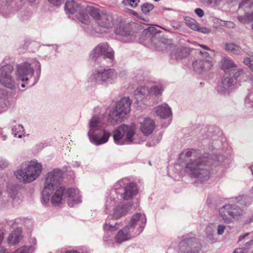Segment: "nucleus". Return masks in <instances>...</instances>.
Listing matches in <instances>:
<instances>
[{
	"label": "nucleus",
	"mask_w": 253,
	"mask_h": 253,
	"mask_svg": "<svg viewBox=\"0 0 253 253\" xmlns=\"http://www.w3.org/2000/svg\"><path fill=\"white\" fill-rule=\"evenodd\" d=\"M146 222V218L144 214L140 213L134 214L128 224L117 234L116 241L121 243L139 235L143 231Z\"/></svg>",
	"instance_id": "1"
},
{
	"label": "nucleus",
	"mask_w": 253,
	"mask_h": 253,
	"mask_svg": "<svg viewBox=\"0 0 253 253\" xmlns=\"http://www.w3.org/2000/svg\"><path fill=\"white\" fill-rule=\"evenodd\" d=\"M42 166L36 160L23 163L21 168L15 172L16 178L24 182H31L36 180L42 171Z\"/></svg>",
	"instance_id": "2"
},
{
	"label": "nucleus",
	"mask_w": 253,
	"mask_h": 253,
	"mask_svg": "<svg viewBox=\"0 0 253 253\" xmlns=\"http://www.w3.org/2000/svg\"><path fill=\"white\" fill-rule=\"evenodd\" d=\"M62 176V171L59 169H54L47 173L42 193V198L45 203L48 202L50 195L55 188L58 187Z\"/></svg>",
	"instance_id": "3"
},
{
	"label": "nucleus",
	"mask_w": 253,
	"mask_h": 253,
	"mask_svg": "<svg viewBox=\"0 0 253 253\" xmlns=\"http://www.w3.org/2000/svg\"><path fill=\"white\" fill-rule=\"evenodd\" d=\"M185 171L201 181L207 180L210 178L209 167L200 158L188 163Z\"/></svg>",
	"instance_id": "4"
},
{
	"label": "nucleus",
	"mask_w": 253,
	"mask_h": 253,
	"mask_svg": "<svg viewBox=\"0 0 253 253\" xmlns=\"http://www.w3.org/2000/svg\"><path fill=\"white\" fill-rule=\"evenodd\" d=\"M65 9L67 12L72 14L78 12V18L83 24H87L89 22L88 15L84 13V7L74 0H68L65 5Z\"/></svg>",
	"instance_id": "5"
},
{
	"label": "nucleus",
	"mask_w": 253,
	"mask_h": 253,
	"mask_svg": "<svg viewBox=\"0 0 253 253\" xmlns=\"http://www.w3.org/2000/svg\"><path fill=\"white\" fill-rule=\"evenodd\" d=\"M202 57L193 63V67L196 72H202L210 70L213 66L212 59L209 53L200 51Z\"/></svg>",
	"instance_id": "6"
},
{
	"label": "nucleus",
	"mask_w": 253,
	"mask_h": 253,
	"mask_svg": "<svg viewBox=\"0 0 253 253\" xmlns=\"http://www.w3.org/2000/svg\"><path fill=\"white\" fill-rule=\"evenodd\" d=\"M13 71V67L10 65L4 66L0 69V84L10 89L15 87V82L11 76Z\"/></svg>",
	"instance_id": "7"
},
{
	"label": "nucleus",
	"mask_w": 253,
	"mask_h": 253,
	"mask_svg": "<svg viewBox=\"0 0 253 253\" xmlns=\"http://www.w3.org/2000/svg\"><path fill=\"white\" fill-rule=\"evenodd\" d=\"M219 213L222 219L225 223H229L232 219L240 215V210L235 205H226L219 210Z\"/></svg>",
	"instance_id": "8"
},
{
	"label": "nucleus",
	"mask_w": 253,
	"mask_h": 253,
	"mask_svg": "<svg viewBox=\"0 0 253 253\" xmlns=\"http://www.w3.org/2000/svg\"><path fill=\"white\" fill-rule=\"evenodd\" d=\"M34 73V70L31 67V64L25 62L17 66L16 77L17 80L22 82L27 81L29 78L32 77Z\"/></svg>",
	"instance_id": "9"
},
{
	"label": "nucleus",
	"mask_w": 253,
	"mask_h": 253,
	"mask_svg": "<svg viewBox=\"0 0 253 253\" xmlns=\"http://www.w3.org/2000/svg\"><path fill=\"white\" fill-rule=\"evenodd\" d=\"M92 78L96 81L112 83V81L117 78V74L115 71L112 69L104 71L97 70L93 73Z\"/></svg>",
	"instance_id": "10"
},
{
	"label": "nucleus",
	"mask_w": 253,
	"mask_h": 253,
	"mask_svg": "<svg viewBox=\"0 0 253 253\" xmlns=\"http://www.w3.org/2000/svg\"><path fill=\"white\" fill-rule=\"evenodd\" d=\"M131 101L128 97H124L118 102L116 106V116L123 119L130 111Z\"/></svg>",
	"instance_id": "11"
},
{
	"label": "nucleus",
	"mask_w": 253,
	"mask_h": 253,
	"mask_svg": "<svg viewBox=\"0 0 253 253\" xmlns=\"http://www.w3.org/2000/svg\"><path fill=\"white\" fill-rule=\"evenodd\" d=\"M109 46L107 43H101L98 45L92 51L91 56L92 58H96L100 55H103L104 58L107 57L110 59L114 58V52L108 51Z\"/></svg>",
	"instance_id": "12"
},
{
	"label": "nucleus",
	"mask_w": 253,
	"mask_h": 253,
	"mask_svg": "<svg viewBox=\"0 0 253 253\" xmlns=\"http://www.w3.org/2000/svg\"><path fill=\"white\" fill-rule=\"evenodd\" d=\"M64 198L67 199L69 206L73 207L81 202L80 191L74 188L67 189L64 192Z\"/></svg>",
	"instance_id": "13"
},
{
	"label": "nucleus",
	"mask_w": 253,
	"mask_h": 253,
	"mask_svg": "<svg viewBox=\"0 0 253 253\" xmlns=\"http://www.w3.org/2000/svg\"><path fill=\"white\" fill-rule=\"evenodd\" d=\"M90 139L96 145L106 143L111 135V133L107 130H103L99 133H93V131L90 134H88Z\"/></svg>",
	"instance_id": "14"
},
{
	"label": "nucleus",
	"mask_w": 253,
	"mask_h": 253,
	"mask_svg": "<svg viewBox=\"0 0 253 253\" xmlns=\"http://www.w3.org/2000/svg\"><path fill=\"white\" fill-rule=\"evenodd\" d=\"M140 129L145 135H148L152 133L155 127L154 121L149 118H146L140 123Z\"/></svg>",
	"instance_id": "15"
},
{
	"label": "nucleus",
	"mask_w": 253,
	"mask_h": 253,
	"mask_svg": "<svg viewBox=\"0 0 253 253\" xmlns=\"http://www.w3.org/2000/svg\"><path fill=\"white\" fill-rule=\"evenodd\" d=\"M96 22L102 27L109 28L113 25V18L111 15L106 11H102V15Z\"/></svg>",
	"instance_id": "16"
},
{
	"label": "nucleus",
	"mask_w": 253,
	"mask_h": 253,
	"mask_svg": "<svg viewBox=\"0 0 253 253\" xmlns=\"http://www.w3.org/2000/svg\"><path fill=\"white\" fill-rule=\"evenodd\" d=\"M126 127V125L123 124L119 126L113 133V139L115 143L118 145H122L124 144L123 136L125 135V129Z\"/></svg>",
	"instance_id": "17"
},
{
	"label": "nucleus",
	"mask_w": 253,
	"mask_h": 253,
	"mask_svg": "<svg viewBox=\"0 0 253 253\" xmlns=\"http://www.w3.org/2000/svg\"><path fill=\"white\" fill-rule=\"evenodd\" d=\"M65 188L63 186L58 187L51 198V202L54 205H58L61 203L63 198H64Z\"/></svg>",
	"instance_id": "18"
},
{
	"label": "nucleus",
	"mask_w": 253,
	"mask_h": 253,
	"mask_svg": "<svg viewBox=\"0 0 253 253\" xmlns=\"http://www.w3.org/2000/svg\"><path fill=\"white\" fill-rule=\"evenodd\" d=\"M137 193V187L134 183H130L125 188V192L122 197L125 200H129Z\"/></svg>",
	"instance_id": "19"
},
{
	"label": "nucleus",
	"mask_w": 253,
	"mask_h": 253,
	"mask_svg": "<svg viewBox=\"0 0 253 253\" xmlns=\"http://www.w3.org/2000/svg\"><path fill=\"white\" fill-rule=\"evenodd\" d=\"M156 112L158 116L162 118H168L171 114L170 108L166 104L157 107Z\"/></svg>",
	"instance_id": "20"
},
{
	"label": "nucleus",
	"mask_w": 253,
	"mask_h": 253,
	"mask_svg": "<svg viewBox=\"0 0 253 253\" xmlns=\"http://www.w3.org/2000/svg\"><path fill=\"white\" fill-rule=\"evenodd\" d=\"M22 230L20 228L15 230L8 238V243L11 245L17 244L22 239Z\"/></svg>",
	"instance_id": "21"
},
{
	"label": "nucleus",
	"mask_w": 253,
	"mask_h": 253,
	"mask_svg": "<svg viewBox=\"0 0 253 253\" xmlns=\"http://www.w3.org/2000/svg\"><path fill=\"white\" fill-rule=\"evenodd\" d=\"M84 13H86L87 15L89 14L96 22L102 15V12H100L98 9L91 6H87L84 8Z\"/></svg>",
	"instance_id": "22"
},
{
	"label": "nucleus",
	"mask_w": 253,
	"mask_h": 253,
	"mask_svg": "<svg viewBox=\"0 0 253 253\" xmlns=\"http://www.w3.org/2000/svg\"><path fill=\"white\" fill-rule=\"evenodd\" d=\"M125 134L126 133V140L131 142H132V137L134 135L136 127L134 124H131L130 126L126 125V127L124 128Z\"/></svg>",
	"instance_id": "23"
},
{
	"label": "nucleus",
	"mask_w": 253,
	"mask_h": 253,
	"mask_svg": "<svg viewBox=\"0 0 253 253\" xmlns=\"http://www.w3.org/2000/svg\"><path fill=\"white\" fill-rule=\"evenodd\" d=\"M191 242V240L189 239L180 242L179 245L180 253H194L189 245Z\"/></svg>",
	"instance_id": "24"
},
{
	"label": "nucleus",
	"mask_w": 253,
	"mask_h": 253,
	"mask_svg": "<svg viewBox=\"0 0 253 253\" xmlns=\"http://www.w3.org/2000/svg\"><path fill=\"white\" fill-rule=\"evenodd\" d=\"M225 49L235 54H239L240 53L239 46L233 43H226Z\"/></svg>",
	"instance_id": "25"
},
{
	"label": "nucleus",
	"mask_w": 253,
	"mask_h": 253,
	"mask_svg": "<svg viewBox=\"0 0 253 253\" xmlns=\"http://www.w3.org/2000/svg\"><path fill=\"white\" fill-rule=\"evenodd\" d=\"M222 68L224 70L228 69L231 68L235 67L236 65L233 61L226 57L222 58L221 61Z\"/></svg>",
	"instance_id": "26"
},
{
	"label": "nucleus",
	"mask_w": 253,
	"mask_h": 253,
	"mask_svg": "<svg viewBox=\"0 0 253 253\" xmlns=\"http://www.w3.org/2000/svg\"><path fill=\"white\" fill-rule=\"evenodd\" d=\"M184 20L186 25L191 29L195 31L198 29V23L195 20L189 17H185Z\"/></svg>",
	"instance_id": "27"
},
{
	"label": "nucleus",
	"mask_w": 253,
	"mask_h": 253,
	"mask_svg": "<svg viewBox=\"0 0 253 253\" xmlns=\"http://www.w3.org/2000/svg\"><path fill=\"white\" fill-rule=\"evenodd\" d=\"M98 124L99 121L96 118L93 117L91 119L89 124L90 129L88 132V134L92 133L93 130L97 129L98 128Z\"/></svg>",
	"instance_id": "28"
},
{
	"label": "nucleus",
	"mask_w": 253,
	"mask_h": 253,
	"mask_svg": "<svg viewBox=\"0 0 253 253\" xmlns=\"http://www.w3.org/2000/svg\"><path fill=\"white\" fill-rule=\"evenodd\" d=\"M163 91V88L161 86L154 85L151 87L149 91L150 94L157 95L161 94Z\"/></svg>",
	"instance_id": "29"
},
{
	"label": "nucleus",
	"mask_w": 253,
	"mask_h": 253,
	"mask_svg": "<svg viewBox=\"0 0 253 253\" xmlns=\"http://www.w3.org/2000/svg\"><path fill=\"white\" fill-rule=\"evenodd\" d=\"M238 20L243 23H246L253 20V12L252 13L246 14L244 17L242 16H238Z\"/></svg>",
	"instance_id": "30"
},
{
	"label": "nucleus",
	"mask_w": 253,
	"mask_h": 253,
	"mask_svg": "<svg viewBox=\"0 0 253 253\" xmlns=\"http://www.w3.org/2000/svg\"><path fill=\"white\" fill-rule=\"evenodd\" d=\"M223 86L224 88L229 87L236 83L235 80L231 78L224 77L222 81Z\"/></svg>",
	"instance_id": "31"
},
{
	"label": "nucleus",
	"mask_w": 253,
	"mask_h": 253,
	"mask_svg": "<svg viewBox=\"0 0 253 253\" xmlns=\"http://www.w3.org/2000/svg\"><path fill=\"white\" fill-rule=\"evenodd\" d=\"M154 7L153 4L149 3H145L141 6V9L143 13L147 14L152 10Z\"/></svg>",
	"instance_id": "32"
},
{
	"label": "nucleus",
	"mask_w": 253,
	"mask_h": 253,
	"mask_svg": "<svg viewBox=\"0 0 253 253\" xmlns=\"http://www.w3.org/2000/svg\"><path fill=\"white\" fill-rule=\"evenodd\" d=\"M196 153V151L194 149L186 150L182 152L180 155V157H186L187 158L191 157L193 154Z\"/></svg>",
	"instance_id": "33"
},
{
	"label": "nucleus",
	"mask_w": 253,
	"mask_h": 253,
	"mask_svg": "<svg viewBox=\"0 0 253 253\" xmlns=\"http://www.w3.org/2000/svg\"><path fill=\"white\" fill-rule=\"evenodd\" d=\"M148 91V89L145 87H140L137 88L135 90V95L138 96L140 95H144Z\"/></svg>",
	"instance_id": "34"
},
{
	"label": "nucleus",
	"mask_w": 253,
	"mask_h": 253,
	"mask_svg": "<svg viewBox=\"0 0 253 253\" xmlns=\"http://www.w3.org/2000/svg\"><path fill=\"white\" fill-rule=\"evenodd\" d=\"M126 213V211L123 212V208L117 209L116 210L114 211V216L118 219L120 218L121 216L125 215Z\"/></svg>",
	"instance_id": "35"
},
{
	"label": "nucleus",
	"mask_w": 253,
	"mask_h": 253,
	"mask_svg": "<svg viewBox=\"0 0 253 253\" xmlns=\"http://www.w3.org/2000/svg\"><path fill=\"white\" fill-rule=\"evenodd\" d=\"M126 4H128L132 7H135L137 6L139 2V0H124Z\"/></svg>",
	"instance_id": "36"
},
{
	"label": "nucleus",
	"mask_w": 253,
	"mask_h": 253,
	"mask_svg": "<svg viewBox=\"0 0 253 253\" xmlns=\"http://www.w3.org/2000/svg\"><path fill=\"white\" fill-rule=\"evenodd\" d=\"M225 226L223 225H219L217 227V234L218 235H222L224 231Z\"/></svg>",
	"instance_id": "37"
},
{
	"label": "nucleus",
	"mask_w": 253,
	"mask_h": 253,
	"mask_svg": "<svg viewBox=\"0 0 253 253\" xmlns=\"http://www.w3.org/2000/svg\"><path fill=\"white\" fill-rule=\"evenodd\" d=\"M195 31H197L198 32H200L203 33L207 34L209 33L210 32V30L207 28H200L199 26H198V29H196Z\"/></svg>",
	"instance_id": "38"
},
{
	"label": "nucleus",
	"mask_w": 253,
	"mask_h": 253,
	"mask_svg": "<svg viewBox=\"0 0 253 253\" xmlns=\"http://www.w3.org/2000/svg\"><path fill=\"white\" fill-rule=\"evenodd\" d=\"M48 1L52 4L58 6L60 5L64 0H48Z\"/></svg>",
	"instance_id": "39"
},
{
	"label": "nucleus",
	"mask_w": 253,
	"mask_h": 253,
	"mask_svg": "<svg viewBox=\"0 0 253 253\" xmlns=\"http://www.w3.org/2000/svg\"><path fill=\"white\" fill-rule=\"evenodd\" d=\"M232 253H247L246 249L243 248H236Z\"/></svg>",
	"instance_id": "40"
},
{
	"label": "nucleus",
	"mask_w": 253,
	"mask_h": 253,
	"mask_svg": "<svg viewBox=\"0 0 253 253\" xmlns=\"http://www.w3.org/2000/svg\"><path fill=\"white\" fill-rule=\"evenodd\" d=\"M195 12L200 17H203L204 15V12L203 10L199 8L196 9L195 10Z\"/></svg>",
	"instance_id": "41"
},
{
	"label": "nucleus",
	"mask_w": 253,
	"mask_h": 253,
	"mask_svg": "<svg viewBox=\"0 0 253 253\" xmlns=\"http://www.w3.org/2000/svg\"><path fill=\"white\" fill-rule=\"evenodd\" d=\"M224 25L228 28H233L235 27V24L231 21H223Z\"/></svg>",
	"instance_id": "42"
},
{
	"label": "nucleus",
	"mask_w": 253,
	"mask_h": 253,
	"mask_svg": "<svg viewBox=\"0 0 253 253\" xmlns=\"http://www.w3.org/2000/svg\"><path fill=\"white\" fill-rule=\"evenodd\" d=\"M253 245V239L248 242H247L245 244V249H246V251L248 252V250L250 249L251 247Z\"/></svg>",
	"instance_id": "43"
},
{
	"label": "nucleus",
	"mask_w": 253,
	"mask_h": 253,
	"mask_svg": "<svg viewBox=\"0 0 253 253\" xmlns=\"http://www.w3.org/2000/svg\"><path fill=\"white\" fill-rule=\"evenodd\" d=\"M244 75L243 70L242 69L240 70L238 72H236L234 74V78L235 81L237 80V78L241 75Z\"/></svg>",
	"instance_id": "44"
},
{
	"label": "nucleus",
	"mask_w": 253,
	"mask_h": 253,
	"mask_svg": "<svg viewBox=\"0 0 253 253\" xmlns=\"http://www.w3.org/2000/svg\"><path fill=\"white\" fill-rule=\"evenodd\" d=\"M7 163L5 161H0V168L3 169L7 167Z\"/></svg>",
	"instance_id": "45"
},
{
	"label": "nucleus",
	"mask_w": 253,
	"mask_h": 253,
	"mask_svg": "<svg viewBox=\"0 0 253 253\" xmlns=\"http://www.w3.org/2000/svg\"><path fill=\"white\" fill-rule=\"evenodd\" d=\"M249 235V233H246L243 235L240 236L238 239V242H241L244 239H245L246 237H247Z\"/></svg>",
	"instance_id": "46"
},
{
	"label": "nucleus",
	"mask_w": 253,
	"mask_h": 253,
	"mask_svg": "<svg viewBox=\"0 0 253 253\" xmlns=\"http://www.w3.org/2000/svg\"><path fill=\"white\" fill-rule=\"evenodd\" d=\"M214 0H202V2L206 4H211L212 2H214Z\"/></svg>",
	"instance_id": "47"
},
{
	"label": "nucleus",
	"mask_w": 253,
	"mask_h": 253,
	"mask_svg": "<svg viewBox=\"0 0 253 253\" xmlns=\"http://www.w3.org/2000/svg\"><path fill=\"white\" fill-rule=\"evenodd\" d=\"M251 60L249 58H245L244 60V63L246 64V65H249V66L251 64Z\"/></svg>",
	"instance_id": "48"
},
{
	"label": "nucleus",
	"mask_w": 253,
	"mask_h": 253,
	"mask_svg": "<svg viewBox=\"0 0 253 253\" xmlns=\"http://www.w3.org/2000/svg\"><path fill=\"white\" fill-rule=\"evenodd\" d=\"M201 47H203L204 49H206V50H210V49L209 48V47H208L207 46L205 45H203V44H200L199 45Z\"/></svg>",
	"instance_id": "49"
},
{
	"label": "nucleus",
	"mask_w": 253,
	"mask_h": 253,
	"mask_svg": "<svg viewBox=\"0 0 253 253\" xmlns=\"http://www.w3.org/2000/svg\"><path fill=\"white\" fill-rule=\"evenodd\" d=\"M222 0H214V3L215 4H218V3H219Z\"/></svg>",
	"instance_id": "50"
},
{
	"label": "nucleus",
	"mask_w": 253,
	"mask_h": 253,
	"mask_svg": "<svg viewBox=\"0 0 253 253\" xmlns=\"http://www.w3.org/2000/svg\"><path fill=\"white\" fill-rule=\"evenodd\" d=\"M65 253H79L76 251H70L66 252Z\"/></svg>",
	"instance_id": "51"
},
{
	"label": "nucleus",
	"mask_w": 253,
	"mask_h": 253,
	"mask_svg": "<svg viewBox=\"0 0 253 253\" xmlns=\"http://www.w3.org/2000/svg\"><path fill=\"white\" fill-rule=\"evenodd\" d=\"M249 67L251 69V70L253 72V64H251L250 65H249Z\"/></svg>",
	"instance_id": "52"
},
{
	"label": "nucleus",
	"mask_w": 253,
	"mask_h": 253,
	"mask_svg": "<svg viewBox=\"0 0 253 253\" xmlns=\"http://www.w3.org/2000/svg\"><path fill=\"white\" fill-rule=\"evenodd\" d=\"M131 12L134 15H136L137 14V13L136 12L132 10H131Z\"/></svg>",
	"instance_id": "53"
},
{
	"label": "nucleus",
	"mask_w": 253,
	"mask_h": 253,
	"mask_svg": "<svg viewBox=\"0 0 253 253\" xmlns=\"http://www.w3.org/2000/svg\"><path fill=\"white\" fill-rule=\"evenodd\" d=\"M250 169L253 174V165H252L250 167Z\"/></svg>",
	"instance_id": "54"
},
{
	"label": "nucleus",
	"mask_w": 253,
	"mask_h": 253,
	"mask_svg": "<svg viewBox=\"0 0 253 253\" xmlns=\"http://www.w3.org/2000/svg\"><path fill=\"white\" fill-rule=\"evenodd\" d=\"M11 197L13 199V200H14L15 199V197L13 195H11Z\"/></svg>",
	"instance_id": "55"
},
{
	"label": "nucleus",
	"mask_w": 253,
	"mask_h": 253,
	"mask_svg": "<svg viewBox=\"0 0 253 253\" xmlns=\"http://www.w3.org/2000/svg\"><path fill=\"white\" fill-rule=\"evenodd\" d=\"M21 86L22 87H24L25 86L24 84H21Z\"/></svg>",
	"instance_id": "56"
},
{
	"label": "nucleus",
	"mask_w": 253,
	"mask_h": 253,
	"mask_svg": "<svg viewBox=\"0 0 253 253\" xmlns=\"http://www.w3.org/2000/svg\"><path fill=\"white\" fill-rule=\"evenodd\" d=\"M252 221H253V215L252 218L251 219V222H252Z\"/></svg>",
	"instance_id": "57"
},
{
	"label": "nucleus",
	"mask_w": 253,
	"mask_h": 253,
	"mask_svg": "<svg viewBox=\"0 0 253 253\" xmlns=\"http://www.w3.org/2000/svg\"><path fill=\"white\" fill-rule=\"evenodd\" d=\"M30 2H33L35 1V0H29Z\"/></svg>",
	"instance_id": "58"
},
{
	"label": "nucleus",
	"mask_w": 253,
	"mask_h": 253,
	"mask_svg": "<svg viewBox=\"0 0 253 253\" xmlns=\"http://www.w3.org/2000/svg\"><path fill=\"white\" fill-rule=\"evenodd\" d=\"M252 29H253V24H252Z\"/></svg>",
	"instance_id": "59"
},
{
	"label": "nucleus",
	"mask_w": 253,
	"mask_h": 253,
	"mask_svg": "<svg viewBox=\"0 0 253 253\" xmlns=\"http://www.w3.org/2000/svg\"><path fill=\"white\" fill-rule=\"evenodd\" d=\"M13 196V195H12ZM15 195H16V194H15V195H14V196L15 197Z\"/></svg>",
	"instance_id": "60"
},
{
	"label": "nucleus",
	"mask_w": 253,
	"mask_h": 253,
	"mask_svg": "<svg viewBox=\"0 0 253 253\" xmlns=\"http://www.w3.org/2000/svg\"><path fill=\"white\" fill-rule=\"evenodd\" d=\"M251 253H253V250L252 251Z\"/></svg>",
	"instance_id": "61"
},
{
	"label": "nucleus",
	"mask_w": 253,
	"mask_h": 253,
	"mask_svg": "<svg viewBox=\"0 0 253 253\" xmlns=\"http://www.w3.org/2000/svg\"><path fill=\"white\" fill-rule=\"evenodd\" d=\"M252 5L253 6V2L252 3Z\"/></svg>",
	"instance_id": "62"
}]
</instances>
